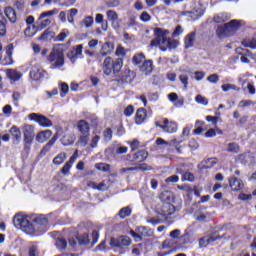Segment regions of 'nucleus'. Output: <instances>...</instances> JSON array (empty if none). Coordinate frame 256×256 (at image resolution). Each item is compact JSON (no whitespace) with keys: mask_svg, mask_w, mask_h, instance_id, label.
<instances>
[{"mask_svg":"<svg viewBox=\"0 0 256 256\" xmlns=\"http://www.w3.org/2000/svg\"><path fill=\"white\" fill-rule=\"evenodd\" d=\"M169 30L156 28L154 30L155 39L151 41L152 47H159L161 51H167V49H177L179 47V41L167 38Z\"/></svg>","mask_w":256,"mask_h":256,"instance_id":"1","label":"nucleus"},{"mask_svg":"<svg viewBox=\"0 0 256 256\" xmlns=\"http://www.w3.org/2000/svg\"><path fill=\"white\" fill-rule=\"evenodd\" d=\"M13 223L16 229H21V231H24V233H27L28 235H33V233H35V227L29 222V217L22 213L14 216Z\"/></svg>","mask_w":256,"mask_h":256,"instance_id":"2","label":"nucleus"},{"mask_svg":"<svg viewBox=\"0 0 256 256\" xmlns=\"http://www.w3.org/2000/svg\"><path fill=\"white\" fill-rule=\"evenodd\" d=\"M13 223L16 229H21V231H24V233H27L28 235H33V233H35V227L29 222V217L22 213L14 216Z\"/></svg>","mask_w":256,"mask_h":256,"instance_id":"3","label":"nucleus"},{"mask_svg":"<svg viewBox=\"0 0 256 256\" xmlns=\"http://www.w3.org/2000/svg\"><path fill=\"white\" fill-rule=\"evenodd\" d=\"M123 67V59L118 58L113 60L111 57H106L102 64V71L105 75H113V73H119Z\"/></svg>","mask_w":256,"mask_h":256,"instance_id":"4","label":"nucleus"},{"mask_svg":"<svg viewBox=\"0 0 256 256\" xmlns=\"http://www.w3.org/2000/svg\"><path fill=\"white\" fill-rule=\"evenodd\" d=\"M48 61L51 63V69H59L65 65V56L63 51L54 48L48 57Z\"/></svg>","mask_w":256,"mask_h":256,"instance_id":"5","label":"nucleus"},{"mask_svg":"<svg viewBox=\"0 0 256 256\" xmlns=\"http://www.w3.org/2000/svg\"><path fill=\"white\" fill-rule=\"evenodd\" d=\"M205 9L206 7L201 2H199L193 7L191 11H183L181 12V15L188 17V19L191 21H197V19L205 15Z\"/></svg>","mask_w":256,"mask_h":256,"instance_id":"6","label":"nucleus"},{"mask_svg":"<svg viewBox=\"0 0 256 256\" xmlns=\"http://www.w3.org/2000/svg\"><path fill=\"white\" fill-rule=\"evenodd\" d=\"M22 132L24 136V145L30 149L35 139V126L31 124H25L22 126Z\"/></svg>","mask_w":256,"mask_h":256,"instance_id":"7","label":"nucleus"},{"mask_svg":"<svg viewBox=\"0 0 256 256\" xmlns=\"http://www.w3.org/2000/svg\"><path fill=\"white\" fill-rule=\"evenodd\" d=\"M28 119L30 121H35L36 123H38V125H40V127H44V128L53 127V122L43 114L30 113L28 115Z\"/></svg>","mask_w":256,"mask_h":256,"instance_id":"8","label":"nucleus"},{"mask_svg":"<svg viewBox=\"0 0 256 256\" xmlns=\"http://www.w3.org/2000/svg\"><path fill=\"white\" fill-rule=\"evenodd\" d=\"M157 213L165 220L171 219V216L175 213V206L169 202H163Z\"/></svg>","mask_w":256,"mask_h":256,"instance_id":"9","label":"nucleus"},{"mask_svg":"<svg viewBox=\"0 0 256 256\" xmlns=\"http://www.w3.org/2000/svg\"><path fill=\"white\" fill-rule=\"evenodd\" d=\"M111 247H116L117 249H125L131 245V238L128 236H120L118 238H111L110 240Z\"/></svg>","mask_w":256,"mask_h":256,"instance_id":"10","label":"nucleus"},{"mask_svg":"<svg viewBox=\"0 0 256 256\" xmlns=\"http://www.w3.org/2000/svg\"><path fill=\"white\" fill-rule=\"evenodd\" d=\"M156 126L163 129L165 133H177V130L179 129L177 122L169 121L168 119H164L163 124L156 123Z\"/></svg>","mask_w":256,"mask_h":256,"instance_id":"11","label":"nucleus"},{"mask_svg":"<svg viewBox=\"0 0 256 256\" xmlns=\"http://www.w3.org/2000/svg\"><path fill=\"white\" fill-rule=\"evenodd\" d=\"M30 77L34 81H39V79L47 77V71L43 70L39 64H34L32 65V69L30 71Z\"/></svg>","mask_w":256,"mask_h":256,"instance_id":"12","label":"nucleus"},{"mask_svg":"<svg viewBox=\"0 0 256 256\" xmlns=\"http://www.w3.org/2000/svg\"><path fill=\"white\" fill-rule=\"evenodd\" d=\"M77 241L80 245H89L91 240L89 239V234L84 233L80 238H77V236L71 238L69 240V249L73 250L75 247H77Z\"/></svg>","mask_w":256,"mask_h":256,"instance_id":"13","label":"nucleus"},{"mask_svg":"<svg viewBox=\"0 0 256 256\" xmlns=\"http://www.w3.org/2000/svg\"><path fill=\"white\" fill-rule=\"evenodd\" d=\"M106 17L113 29H119V14L115 10L106 11Z\"/></svg>","mask_w":256,"mask_h":256,"instance_id":"14","label":"nucleus"},{"mask_svg":"<svg viewBox=\"0 0 256 256\" xmlns=\"http://www.w3.org/2000/svg\"><path fill=\"white\" fill-rule=\"evenodd\" d=\"M10 134L12 135V142L14 145H19L21 143V130L17 126H12L10 128Z\"/></svg>","mask_w":256,"mask_h":256,"instance_id":"15","label":"nucleus"},{"mask_svg":"<svg viewBox=\"0 0 256 256\" xmlns=\"http://www.w3.org/2000/svg\"><path fill=\"white\" fill-rule=\"evenodd\" d=\"M51 135H53L51 130H42L37 133L36 141L37 143H45V141H49V139H51Z\"/></svg>","mask_w":256,"mask_h":256,"instance_id":"16","label":"nucleus"},{"mask_svg":"<svg viewBox=\"0 0 256 256\" xmlns=\"http://www.w3.org/2000/svg\"><path fill=\"white\" fill-rule=\"evenodd\" d=\"M75 139H76L75 133L66 131L64 132L61 138V143L65 146L73 145V143H75Z\"/></svg>","mask_w":256,"mask_h":256,"instance_id":"17","label":"nucleus"},{"mask_svg":"<svg viewBox=\"0 0 256 256\" xmlns=\"http://www.w3.org/2000/svg\"><path fill=\"white\" fill-rule=\"evenodd\" d=\"M76 127L79 131V133H81V135H89L91 128L89 127V123H87V121L85 120H79L76 124Z\"/></svg>","mask_w":256,"mask_h":256,"instance_id":"18","label":"nucleus"},{"mask_svg":"<svg viewBox=\"0 0 256 256\" xmlns=\"http://www.w3.org/2000/svg\"><path fill=\"white\" fill-rule=\"evenodd\" d=\"M177 143V138H174L170 141H165L163 138H157L156 140V145L158 147H161V149H166L169 150V147H173V145H176Z\"/></svg>","mask_w":256,"mask_h":256,"instance_id":"19","label":"nucleus"},{"mask_svg":"<svg viewBox=\"0 0 256 256\" xmlns=\"http://www.w3.org/2000/svg\"><path fill=\"white\" fill-rule=\"evenodd\" d=\"M229 186L231 187L232 191H241V189L244 187V184L241 179H237V177L233 176L229 179Z\"/></svg>","mask_w":256,"mask_h":256,"instance_id":"20","label":"nucleus"},{"mask_svg":"<svg viewBox=\"0 0 256 256\" xmlns=\"http://www.w3.org/2000/svg\"><path fill=\"white\" fill-rule=\"evenodd\" d=\"M146 119H147V110L144 108H139L136 111V115H135L136 124L141 125L142 123L145 122Z\"/></svg>","mask_w":256,"mask_h":256,"instance_id":"21","label":"nucleus"},{"mask_svg":"<svg viewBox=\"0 0 256 256\" xmlns=\"http://www.w3.org/2000/svg\"><path fill=\"white\" fill-rule=\"evenodd\" d=\"M113 49H115L113 43L106 42L102 45L100 49V55H102V57H106V55H111L113 53Z\"/></svg>","mask_w":256,"mask_h":256,"instance_id":"22","label":"nucleus"},{"mask_svg":"<svg viewBox=\"0 0 256 256\" xmlns=\"http://www.w3.org/2000/svg\"><path fill=\"white\" fill-rule=\"evenodd\" d=\"M217 241V236H206L199 239V247L203 249V247H207V245H211V243H215Z\"/></svg>","mask_w":256,"mask_h":256,"instance_id":"23","label":"nucleus"},{"mask_svg":"<svg viewBox=\"0 0 256 256\" xmlns=\"http://www.w3.org/2000/svg\"><path fill=\"white\" fill-rule=\"evenodd\" d=\"M140 71H142V73H145V75H151V73H153V61H144V63L140 67Z\"/></svg>","mask_w":256,"mask_h":256,"instance_id":"24","label":"nucleus"},{"mask_svg":"<svg viewBox=\"0 0 256 256\" xmlns=\"http://www.w3.org/2000/svg\"><path fill=\"white\" fill-rule=\"evenodd\" d=\"M226 27L228 28L230 35H233V33H235V31L241 27V21L231 20L229 23H226Z\"/></svg>","mask_w":256,"mask_h":256,"instance_id":"25","label":"nucleus"},{"mask_svg":"<svg viewBox=\"0 0 256 256\" xmlns=\"http://www.w3.org/2000/svg\"><path fill=\"white\" fill-rule=\"evenodd\" d=\"M13 44H9L6 48V57L4 65H13Z\"/></svg>","mask_w":256,"mask_h":256,"instance_id":"26","label":"nucleus"},{"mask_svg":"<svg viewBox=\"0 0 256 256\" xmlns=\"http://www.w3.org/2000/svg\"><path fill=\"white\" fill-rule=\"evenodd\" d=\"M191 75V71L186 70L182 71V73L179 75V81H181L182 85L185 89H187L189 85V76Z\"/></svg>","mask_w":256,"mask_h":256,"instance_id":"27","label":"nucleus"},{"mask_svg":"<svg viewBox=\"0 0 256 256\" xmlns=\"http://www.w3.org/2000/svg\"><path fill=\"white\" fill-rule=\"evenodd\" d=\"M216 33L220 39H223L224 37H229V35H231L229 29L227 28V24H224L223 26H218Z\"/></svg>","mask_w":256,"mask_h":256,"instance_id":"28","label":"nucleus"},{"mask_svg":"<svg viewBox=\"0 0 256 256\" xmlns=\"http://www.w3.org/2000/svg\"><path fill=\"white\" fill-rule=\"evenodd\" d=\"M137 233L140 234V237H153V230L149 229L148 227L141 226L136 228Z\"/></svg>","mask_w":256,"mask_h":256,"instance_id":"29","label":"nucleus"},{"mask_svg":"<svg viewBox=\"0 0 256 256\" xmlns=\"http://www.w3.org/2000/svg\"><path fill=\"white\" fill-rule=\"evenodd\" d=\"M4 13L11 23H15V21H17V15L15 14V10L13 8H5Z\"/></svg>","mask_w":256,"mask_h":256,"instance_id":"30","label":"nucleus"},{"mask_svg":"<svg viewBox=\"0 0 256 256\" xmlns=\"http://www.w3.org/2000/svg\"><path fill=\"white\" fill-rule=\"evenodd\" d=\"M195 43V32H191L190 34L186 35L184 39L185 49L191 48V46Z\"/></svg>","mask_w":256,"mask_h":256,"instance_id":"31","label":"nucleus"},{"mask_svg":"<svg viewBox=\"0 0 256 256\" xmlns=\"http://www.w3.org/2000/svg\"><path fill=\"white\" fill-rule=\"evenodd\" d=\"M105 16L103 14H96L95 17V23H98V25H101V29L102 31H107L109 25L106 23H104Z\"/></svg>","mask_w":256,"mask_h":256,"instance_id":"32","label":"nucleus"},{"mask_svg":"<svg viewBox=\"0 0 256 256\" xmlns=\"http://www.w3.org/2000/svg\"><path fill=\"white\" fill-rule=\"evenodd\" d=\"M8 79H11V81H19L21 77L23 76L21 72H17L16 70H9L7 72Z\"/></svg>","mask_w":256,"mask_h":256,"instance_id":"33","label":"nucleus"},{"mask_svg":"<svg viewBox=\"0 0 256 256\" xmlns=\"http://www.w3.org/2000/svg\"><path fill=\"white\" fill-rule=\"evenodd\" d=\"M65 159H67V154L65 152H62L53 159V164L63 165V163L65 162Z\"/></svg>","mask_w":256,"mask_h":256,"instance_id":"34","label":"nucleus"},{"mask_svg":"<svg viewBox=\"0 0 256 256\" xmlns=\"http://www.w3.org/2000/svg\"><path fill=\"white\" fill-rule=\"evenodd\" d=\"M147 157H148L147 152L145 150H141L135 154L134 160L138 161V163H141V162L145 161V159H147Z\"/></svg>","mask_w":256,"mask_h":256,"instance_id":"35","label":"nucleus"},{"mask_svg":"<svg viewBox=\"0 0 256 256\" xmlns=\"http://www.w3.org/2000/svg\"><path fill=\"white\" fill-rule=\"evenodd\" d=\"M222 91H224V93H227L229 91H241V88L237 85L234 84H224L221 86Z\"/></svg>","mask_w":256,"mask_h":256,"instance_id":"36","label":"nucleus"},{"mask_svg":"<svg viewBox=\"0 0 256 256\" xmlns=\"http://www.w3.org/2000/svg\"><path fill=\"white\" fill-rule=\"evenodd\" d=\"M243 47H248L249 49H256V39L255 38H249L244 41H242Z\"/></svg>","mask_w":256,"mask_h":256,"instance_id":"37","label":"nucleus"},{"mask_svg":"<svg viewBox=\"0 0 256 256\" xmlns=\"http://www.w3.org/2000/svg\"><path fill=\"white\" fill-rule=\"evenodd\" d=\"M89 135L90 134H81L78 140L80 147H87V145H89Z\"/></svg>","mask_w":256,"mask_h":256,"instance_id":"38","label":"nucleus"},{"mask_svg":"<svg viewBox=\"0 0 256 256\" xmlns=\"http://www.w3.org/2000/svg\"><path fill=\"white\" fill-rule=\"evenodd\" d=\"M137 169H141L142 171H151L150 166H146L145 164L141 165L139 168L137 167H130V168H122V173H127V171H137Z\"/></svg>","mask_w":256,"mask_h":256,"instance_id":"39","label":"nucleus"},{"mask_svg":"<svg viewBox=\"0 0 256 256\" xmlns=\"http://www.w3.org/2000/svg\"><path fill=\"white\" fill-rule=\"evenodd\" d=\"M228 19H231L229 14H219L214 17L213 21L214 23H225Z\"/></svg>","mask_w":256,"mask_h":256,"instance_id":"40","label":"nucleus"},{"mask_svg":"<svg viewBox=\"0 0 256 256\" xmlns=\"http://www.w3.org/2000/svg\"><path fill=\"white\" fill-rule=\"evenodd\" d=\"M252 105H255V102L252 100H242L238 103V109H249Z\"/></svg>","mask_w":256,"mask_h":256,"instance_id":"41","label":"nucleus"},{"mask_svg":"<svg viewBox=\"0 0 256 256\" xmlns=\"http://www.w3.org/2000/svg\"><path fill=\"white\" fill-rule=\"evenodd\" d=\"M55 246L57 247V249H59L60 251H63L65 249H67V241L63 238H58L56 240Z\"/></svg>","mask_w":256,"mask_h":256,"instance_id":"42","label":"nucleus"},{"mask_svg":"<svg viewBox=\"0 0 256 256\" xmlns=\"http://www.w3.org/2000/svg\"><path fill=\"white\" fill-rule=\"evenodd\" d=\"M93 16H86L82 22L80 23V25H84V27H86V29H89V27H93Z\"/></svg>","mask_w":256,"mask_h":256,"instance_id":"43","label":"nucleus"},{"mask_svg":"<svg viewBox=\"0 0 256 256\" xmlns=\"http://www.w3.org/2000/svg\"><path fill=\"white\" fill-rule=\"evenodd\" d=\"M95 168L98 171H103L104 173H109V171L111 169V165L105 164V163H98L95 165Z\"/></svg>","mask_w":256,"mask_h":256,"instance_id":"44","label":"nucleus"},{"mask_svg":"<svg viewBox=\"0 0 256 256\" xmlns=\"http://www.w3.org/2000/svg\"><path fill=\"white\" fill-rule=\"evenodd\" d=\"M195 101L196 103H198L199 105H204V106H207L209 105V100L201 95V94H198L196 97H195Z\"/></svg>","mask_w":256,"mask_h":256,"instance_id":"45","label":"nucleus"},{"mask_svg":"<svg viewBox=\"0 0 256 256\" xmlns=\"http://www.w3.org/2000/svg\"><path fill=\"white\" fill-rule=\"evenodd\" d=\"M120 219H125V217H129L131 215V208L124 207L118 213Z\"/></svg>","mask_w":256,"mask_h":256,"instance_id":"46","label":"nucleus"},{"mask_svg":"<svg viewBox=\"0 0 256 256\" xmlns=\"http://www.w3.org/2000/svg\"><path fill=\"white\" fill-rule=\"evenodd\" d=\"M237 161H239L243 165H247V163H249V161H251V156H249V154H240L237 157Z\"/></svg>","mask_w":256,"mask_h":256,"instance_id":"47","label":"nucleus"},{"mask_svg":"<svg viewBox=\"0 0 256 256\" xmlns=\"http://www.w3.org/2000/svg\"><path fill=\"white\" fill-rule=\"evenodd\" d=\"M227 151L229 153H239V151H241V148L239 147V144L230 143L228 144Z\"/></svg>","mask_w":256,"mask_h":256,"instance_id":"48","label":"nucleus"},{"mask_svg":"<svg viewBox=\"0 0 256 256\" xmlns=\"http://www.w3.org/2000/svg\"><path fill=\"white\" fill-rule=\"evenodd\" d=\"M36 33L37 30H35V26H28L24 31L26 37H35Z\"/></svg>","mask_w":256,"mask_h":256,"instance_id":"49","label":"nucleus"},{"mask_svg":"<svg viewBox=\"0 0 256 256\" xmlns=\"http://www.w3.org/2000/svg\"><path fill=\"white\" fill-rule=\"evenodd\" d=\"M35 223L38 225H47L49 223V220L45 215H40L34 219Z\"/></svg>","mask_w":256,"mask_h":256,"instance_id":"50","label":"nucleus"},{"mask_svg":"<svg viewBox=\"0 0 256 256\" xmlns=\"http://www.w3.org/2000/svg\"><path fill=\"white\" fill-rule=\"evenodd\" d=\"M143 61H145V54H136L133 57L134 65H141V63H143Z\"/></svg>","mask_w":256,"mask_h":256,"instance_id":"51","label":"nucleus"},{"mask_svg":"<svg viewBox=\"0 0 256 256\" xmlns=\"http://www.w3.org/2000/svg\"><path fill=\"white\" fill-rule=\"evenodd\" d=\"M69 93V85L67 83L63 82L60 84V97H65Z\"/></svg>","mask_w":256,"mask_h":256,"instance_id":"52","label":"nucleus"},{"mask_svg":"<svg viewBox=\"0 0 256 256\" xmlns=\"http://www.w3.org/2000/svg\"><path fill=\"white\" fill-rule=\"evenodd\" d=\"M217 165V158H209L205 160V168L211 169V167H215Z\"/></svg>","mask_w":256,"mask_h":256,"instance_id":"53","label":"nucleus"},{"mask_svg":"<svg viewBox=\"0 0 256 256\" xmlns=\"http://www.w3.org/2000/svg\"><path fill=\"white\" fill-rule=\"evenodd\" d=\"M58 137L57 135L53 136V138L46 144V146L43 148L42 153L45 151H49L53 145H55V141H57Z\"/></svg>","mask_w":256,"mask_h":256,"instance_id":"54","label":"nucleus"},{"mask_svg":"<svg viewBox=\"0 0 256 256\" xmlns=\"http://www.w3.org/2000/svg\"><path fill=\"white\" fill-rule=\"evenodd\" d=\"M130 235H131V237H133V239L135 240L136 243L143 241L141 234L139 232H137V230H135V231L131 230Z\"/></svg>","mask_w":256,"mask_h":256,"instance_id":"55","label":"nucleus"},{"mask_svg":"<svg viewBox=\"0 0 256 256\" xmlns=\"http://www.w3.org/2000/svg\"><path fill=\"white\" fill-rule=\"evenodd\" d=\"M182 181H195V176L191 172H185L182 176Z\"/></svg>","mask_w":256,"mask_h":256,"instance_id":"56","label":"nucleus"},{"mask_svg":"<svg viewBox=\"0 0 256 256\" xmlns=\"http://www.w3.org/2000/svg\"><path fill=\"white\" fill-rule=\"evenodd\" d=\"M104 139L105 141H111V139H113V130H111V128H107L104 132Z\"/></svg>","mask_w":256,"mask_h":256,"instance_id":"57","label":"nucleus"},{"mask_svg":"<svg viewBox=\"0 0 256 256\" xmlns=\"http://www.w3.org/2000/svg\"><path fill=\"white\" fill-rule=\"evenodd\" d=\"M133 113H135V107H133V105H128L124 110V115L126 117H131Z\"/></svg>","mask_w":256,"mask_h":256,"instance_id":"58","label":"nucleus"},{"mask_svg":"<svg viewBox=\"0 0 256 256\" xmlns=\"http://www.w3.org/2000/svg\"><path fill=\"white\" fill-rule=\"evenodd\" d=\"M99 141H101V137H99V135L93 136L90 142V147H92V149L97 148Z\"/></svg>","mask_w":256,"mask_h":256,"instance_id":"59","label":"nucleus"},{"mask_svg":"<svg viewBox=\"0 0 256 256\" xmlns=\"http://www.w3.org/2000/svg\"><path fill=\"white\" fill-rule=\"evenodd\" d=\"M55 14H57V10L46 11L40 14L39 19H45L46 17H51Z\"/></svg>","mask_w":256,"mask_h":256,"instance_id":"60","label":"nucleus"},{"mask_svg":"<svg viewBox=\"0 0 256 256\" xmlns=\"http://www.w3.org/2000/svg\"><path fill=\"white\" fill-rule=\"evenodd\" d=\"M194 79L196 81H203V79H205V72L203 71L194 72Z\"/></svg>","mask_w":256,"mask_h":256,"instance_id":"61","label":"nucleus"},{"mask_svg":"<svg viewBox=\"0 0 256 256\" xmlns=\"http://www.w3.org/2000/svg\"><path fill=\"white\" fill-rule=\"evenodd\" d=\"M207 81H209V83H213L215 85V84L219 83V75L212 74L207 77Z\"/></svg>","mask_w":256,"mask_h":256,"instance_id":"62","label":"nucleus"},{"mask_svg":"<svg viewBox=\"0 0 256 256\" xmlns=\"http://www.w3.org/2000/svg\"><path fill=\"white\" fill-rule=\"evenodd\" d=\"M128 145H130L131 151H137L139 149V140L134 139L131 142H128Z\"/></svg>","mask_w":256,"mask_h":256,"instance_id":"63","label":"nucleus"},{"mask_svg":"<svg viewBox=\"0 0 256 256\" xmlns=\"http://www.w3.org/2000/svg\"><path fill=\"white\" fill-rule=\"evenodd\" d=\"M166 183H179V176L172 175L165 179Z\"/></svg>","mask_w":256,"mask_h":256,"instance_id":"64","label":"nucleus"}]
</instances>
